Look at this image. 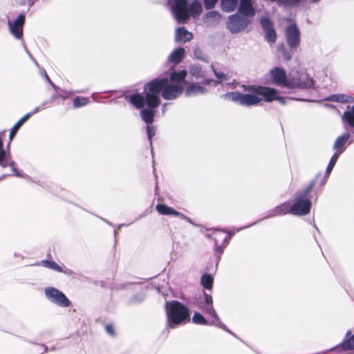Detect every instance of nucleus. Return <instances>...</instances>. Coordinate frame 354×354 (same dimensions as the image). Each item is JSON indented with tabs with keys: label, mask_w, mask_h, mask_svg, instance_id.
<instances>
[{
	"label": "nucleus",
	"mask_w": 354,
	"mask_h": 354,
	"mask_svg": "<svg viewBox=\"0 0 354 354\" xmlns=\"http://www.w3.org/2000/svg\"><path fill=\"white\" fill-rule=\"evenodd\" d=\"M156 107H149L142 109L140 111V116L142 120L147 124H151L153 122V118L156 113L154 110Z\"/></svg>",
	"instance_id": "obj_23"
},
{
	"label": "nucleus",
	"mask_w": 354,
	"mask_h": 354,
	"mask_svg": "<svg viewBox=\"0 0 354 354\" xmlns=\"http://www.w3.org/2000/svg\"><path fill=\"white\" fill-rule=\"evenodd\" d=\"M212 68H214L213 66H212ZM214 73L215 76L218 78V81L216 82L217 84H220L224 81H226L229 79V75L227 74H225L221 72H218L216 70L213 69Z\"/></svg>",
	"instance_id": "obj_38"
},
{
	"label": "nucleus",
	"mask_w": 354,
	"mask_h": 354,
	"mask_svg": "<svg viewBox=\"0 0 354 354\" xmlns=\"http://www.w3.org/2000/svg\"><path fill=\"white\" fill-rule=\"evenodd\" d=\"M353 133L354 134V131H353Z\"/></svg>",
	"instance_id": "obj_58"
},
{
	"label": "nucleus",
	"mask_w": 354,
	"mask_h": 354,
	"mask_svg": "<svg viewBox=\"0 0 354 354\" xmlns=\"http://www.w3.org/2000/svg\"><path fill=\"white\" fill-rule=\"evenodd\" d=\"M312 188L313 185L309 186L296 196L291 206V214L303 216L310 212L311 201L308 194Z\"/></svg>",
	"instance_id": "obj_4"
},
{
	"label": "nucleus",
	"mask_w": 354,
	"mask_h": 354,
	"mask_svg": "<svg viewBox=\"0 0 354 354\" xmlns=\"http://www.w3.org/2000/svg\"><path fill=\"white\" fill-rule=\"evenodd\" d=\"M30 114H26L24 115L11 129L9 134V139L10 140H12L19 130V129L21 127V126L29 118Z\"/></svg>",
	"instance_id": "obj_30"
},
{
	"label": "nucleus",
	"mask_w": 354,
	"mask_h": 354,
	"mask_svg": "<svg viewBox=\"0 0 354 354\" xmlns=\"http://www.w3.org/2000/svg\"><path fill=\"white\" fill-rule=\"evenodd\" d=\"M169 3L171 6L172 13L178 23L185 22L189 18L186 0H174Z\"/></svg>",
	"instance_id": "obj_7"
},
{
	"label": "nucleus",
	"mask_w": 354,
	"mask_h": 354,
	"mask_svg": "<svg viewBox=\"0 0 354 354\" xmlns=\"http://www.w3.org/2000/svg\"><path fill=\"white\" fill-rule=\"evenodd\" d=\"M237 13L247 16L249 19L254 16L255 10L250 0H241Z\"/></svg>",
	"instance_id": "obj_17"
},
{
	"label": "nucleus",
	"mask_w": 354,
	"mask_h": 354,
	"mask_svg": "<svg viewBox=\"0 0 354 354\" xmlns=\"http://www.w3.org/2000/svg\"><path fill=\"white\" fill-rule=\"evenodd\" d=\"M218 0H204V6L206 10L214 8Z\"/></svg>",
	"instance_id": "obj_40"
},
{
	"label": "nucleus",
	"mask_w": 354,
	"mask_h": 354,
	"mask_svg": "<svg viewBox=\"0 0 354 354\" xmlns=\"http://www.w3.org/2000/svg\"><path fill=\"white\" fill-rule=\"evenodd\" d=\"M44 77L46 78V80L48 81V82L49 84H50L52 85V86L55 88V89H57V87L51 82V80H50V78L48 77V75L46 74V72H44Z\"/></svg>",
	"instance_id": "obj_47"
},
{
	"label": "nucleus",
	"mask_w": 354,
	"mask_h": 354,
	"mask_svg": "<svg viewBox=\"0 0 354 354\" xmlns=\"http://www.w3.org/2000/svg\"><path fill=\"white\" fill-rule=\"evenodd\" d=\"M243 91L247 93H241L239 91H232L221 95L225 100L232 101L244 106L257 105L263 97L268 102L277 100L281 104H286L283 97L279 96L276 89L261 86L243 85Z\"/></svg>",
	"instance_id": "obj_2"
},
{
	"label": "nucleus",
	"mask_w": 354,
	"mask_h": 354,
	"mask_svg": "<svg viewBox=\"0 0 354 354\" xmlns=\"http://www.w3.org/2000/svg\"><path fill=\"white\" fill-rule=\"evenodd\" d=\"M201 283L205 288L210 290L212 288L213 278L210 274H204L201 277Z\"/></svg>",
	"instance_id": "obj_34"
},
{
	"label": "nucleus",
	"mask_w": 354,
	"mask_h": 354,
	"mask_svg": "<svg viewBox=\"0 0 354 354\" xmlns=\"http://www.w3.org/2000/svg\"><path fill=\"white\" fill-rule=\"evenodd\" d=\"M270 76L275 84L288 88L289 75H286V72L283 68L275 67L271 69L270 71Z\"/></svg>",
	"instance_id": "obj_9"
},
{
	"label": "nucleus",
	"mask_w": 354,
	"mask_h": 354,
	"mask_svg": "<svg viewBox=\"0 0 354 354\" xmlns=\"http://www.w3.org/2000/svg\"><path fill=\"white\" fill-rule=\"evenodd\" d=\"M41 265L47 268L59 272H64L66 274L68 273V270H64L63 268H62L56 262L53 261H48V260L42 261Z\"/></svg>",
	"instance_id": "obj_29"
},
{
	"label": "nucleus",
	"mask_w": 354,
	"mask_h": 354,
	"mask_svg": "<svg viewBox=\"0 0 354 354\" xmlns=\"http://www.w3.org/2000/svg\"><path fill=\"white\" fill-rule=\"evenodd\" d=\"M215 243H216V245H217V243H218V239H217V237L215 239Z\"/></svg>",
	"instance_id": "obj_54"
},
{
	"label": "nucleus",
	"mask_w": 354,
	"mask_h": 354,
	"mask_svg": "<svg viewBox=\"0 0 354 354\" xmlns=\"http://www.w3.org/2000/svg\"><path fill=\"white\" fill-rule=\"evenodd\" d=\"M0 165L2 167H10L16 176L22 177V175L15 168V163L9 158L8 153L3 147V141L0 138Z\"/></svg>",
	"instance_id": "obj_12"
},
{
	"label": "nucleus",
	"mask_w": 354,
	"mask_h": 354,
	"mask_svg": "<svg viewBox=\"0 0 354 354\" xmlns=\"http://www.w3.org/2000/svg\"><path fill=\"white\" fill-rule=\"evenodd\" d=\"M286 39L290 48L297 46L300 41V32L295 24H291L286 28Z\"/></svg>",
	"instance_id": "obj_11"
},
{
	"label": "nucleus",
	"mask_w": 354,
	"mask_h": 354,
	"mask_svg": "<svg viewBox=\"0 0 354 354\" xmlns=\"http://www.w3.org/2000/svg\"><path fill=\"white\" fill-rule=\"evenodd\" d=\"M166 106H167V104L165 103L162 106V112H165V109H166Z\"/></svg>",
	"instance_id": "obj_50"
},
{
	"label": "nucleus",
	"mask_w": 354,
	"mask_h": 354,
	"mask_svg": "<svg viewBox=\"0 0 354 354\" xmlns=\"http://www.w3.org/2000/svg\"><path fill=\"white\" fill-rule=\"evenodd\" d=\"M185 54V50L183 48H178L171 52L167 61L170 63L178 64L183 59Z\"/></svg>",
	"instance_id": "obj_22"
},
{
	"label": "nucleus",
	"mask_w": 354,
	"mask_h": 354,
	"mask_svg": "<svg viewBox=\"0 0 354 354\" xmlns=\"http://www.w3.org/2000/svg\"><path fill=\"white\" fill-rule=\"evenodd\" d=\"M156 210L161 215H174L187 221L191 223V219L185 214L175 210L174 209L166 205L165 204L159 203L156 205Z\"/></svg>",
	"instance_id": "obj_14"
},
{
	"label": "nucleus",
	"mask_w": 354,
	"mask_h": 354,
	"mask_svg": "<svg viewBox=\"0 0 354 354\" xmlns=\"http://www.w3.org/2000/svg\"><path fill=\"white\" fill-rule=\"evenodd\" d=\"M342 153V150H340L339 151H336L333 156L330 158V160L328 165V167L326 170V176H328L331 171L333 170L339 155Z\"/></svg>",
	"instance_id": "obj_33"
},
{
	"label": "nucleus",
	"mask_w": 354,
	"mask_h": 354,
	"mask_svg": "<svg viewBox=\"0 0 354 354\" xmlns=\"http://www.w3.org/2000/svg\"><path fill=\"white\" fill-rule=\"evenodd\" d=\"M25 22V16L21 14L14 21H8V28L10 33L17 39L23 36V26Z\"/></svg>",
	"instance_id": "obj_10"
},
{
	"label": "nucleus",
	"mask_w": 354,
	"mask_h": 354,
	"mask_svg": "<svg viewBox=\"0 0 354 354\" xmlns=\"http://www.w3.org/2000/svg\"><path fill=\"white\" fill-rule=\"evenodd\" d=\"M165 308L168 328H174L189 318L188 308L179 301L166 302Z\"/></svg>",
	"instance_id": "obj_3"
},
{
	"label": "nucleus",
	"mask_w": 354,
	"mask_h": 354,
	"mask_svg": "<svg viewBox=\"0 0 354 354\" xmlns=\"http://www.w3.org/2000/svg\"><path fill=\"white\" fill-rule=\"evenodd\" d=\"M332 350L354 352V334H352L351 331L348 330L346 333L342 342Z\"/></svg>",
	"instance_id": "obj_13"
},
{
	"label": "nucleus",
	"mask_w": 354,
	"mask_h": 354,
	"mask_svg": "<svg viewBox=\"0 0 354 354\" xmlns=\"http://www.w3.org/2000/svg\"><path fill=\"white\" fill-rule=\"evenodd\" d=\"M207 93V89L198 84H192L185 91L187 97H194L198 95H203Z\"/></svg>",
	"instance_id": "obj_19"
},
{
	"label": "nucleus",
	"mask_w": 354,
	"mask_h": 354,
	"mask_svg": "<svg viewBox=\"0 0 354 354\" xmlns=\"http://www.w3.org/2000/svg\"><path fill=\"white\" fill-rule=\"evenodd\" d=\"M343 122H346L349 127L354 128V105L348 106L342 116Z\"/></svg>",
	"instance_id": "obj_24"
},
{
	"label": "nucleus",
	"mask_w": 354,
	"mask_h": 354,
	"mask_svg": "<svg viewBox=\"0 0 354 354\" xmlns=\"http://www.w3.org/2000/svg\"><path fill=\"white\" fill-rule=\"evenodd\" d=\"M204 297L206 305L212 304L213 300L211 295L208 294H205Z\"/></svg>",
	"instance_id": "obj_46"
},
{
	"label": "nucleus",
	"mask_w": 354,
	"mask_h": 354,
	"mask_svg": "<svg viewBox=\"0 0 354 354\" xmlns=\"http://www.w3.org/2000/svg\"><path fill=\"white\" fill-rule=\"evenodd\" d=\"M106 332L110 335L113 336L115 335L113 326L111 324H108L105 327Z\"/></svg>",
	"instance_id": "obj_44"
},
{
	"label": "nucleus",
	"mask_w": 354,
	"mask_h": 354,
	"mask_svg": "<svg viewBox=\"0 0 354 354\" xmlns=\"http://www.w3.org/2000/svg\"><path fill=\"white\" fill-rule=\"evenodd\" d=\"M156 210L161 215H174L187 221L191 223V219L185 214L175 210L174 209L166 205L165 204L159 203L156 205Z\"/></svg>",
	"instance_id": "obj_15"
},
{
	"label": "nucleus",
	"mask_w": 354,
	"mask_h": 354,
	"mask_svg": "<svg viewBox=\"0 0 354 354\" xmlns=\"http://www.w3.org/2000/svg\"><path fill=\"white\" fill-rule=\"evenodd\" d=\"M216 250L218 251L219 252H223V250L220 247H216Z\"/></svg>",
	"instance_id": "obj_52"
},
{
	"label": "nucleus",
	"mask_w": 354,
	"mask_h": 354,
	"mask_svg": "<svg viewBox=\"0 0 354 354\" xmlns=\"http://www.w3.org/2000/svg\"><path fill=\"white\" fill-rule=\"evenodd\" d=\"M189 71L191 75L196 79L203 78L205 75L201 67L197 64L192 66L189 68Z\"/></svg>",
	"instance_id": "obj_32"
},
{
	"label": "nucleus",
	"mask_w": 354,
	"mask_h": 354,
	"mask_svg": "<svg viewBox=\"0 0 354 354\" xmlns=\"http://www.w3.org/2000/svg\"><path fill=\"white\" fill-rule=\"evenodd\" d=\"M327 100L337 102H349L353 101L351 97L345 94H335L330 95L327 98Z\"/></svg>",
	"instance_id": "obj_31"
},
{
	"label": "nucleus",
	"mask_w": 354,
	"mask_h": 354,
	"mask_svg": "<svg viewBox=\"0 0 354 354\" xmlns=\"http://www.w3.org/2000/svg\"><path fill=\"white\" fill-rule=\"evenodd\" d=\"M314 85L313 79L304 71H296L289 74L288 88L308 89L313 88Z\"/></svg>",
	"instance_id": "obj_5"
},
{
	"label": "nucleus",
	"mask_w": 354,
	"mask_h": 354,
	"mask_svg": "<svg viewBox=\"0 0 354 354\" xmlns=\"http://www.w3.org/2000/svg\"><path fill=\"white\" fill-rule=\"evenodd\" d=\"M221 18V15L218 12L212 10L205 15L203 22L207 26H215L219 23Z\"/></svg>",
	"instance_id": "obj_20"
},
{
	"label": "nucleus",
	"mask_w": 354,
	"mask_h": 354,
	"mask_svg": "<svg viewBox=\"0 0 354 354\" xmlns=\"http://www.w3.org/2000/svg\"><path fill=\"white\" fill-rule=\"evenodd\" d=\"M261 24L263 31L273 28L270 19L268 17H262L261 19Z\"/></svg>",
	"instance_id": "obj_39"
},
{
	"label": "nucleus",
	"mask_w": 354,
	"mask_h": 354,
	"mask_svg": "<svg viewBox=\"0 0 354 354\" xmlns=\"http://www.w3.org/2000/svg\"><path fill=\"white\" fill-rule=\"evenodd\" d=\"M264 32H265L266 39L268 42H270L271 44H273L275 42V41L277 39V34L273 28L266 30H264Z\"/></svg>",
	"instance_id": "obj_35"
},
{
	"label": "nucleus",
	"mask_w": 354,
	"mask_h": 354,
	"mask_svg": "<svg viewBox=\"0 0 354 354\" xmlns=\"http://www.w3.org/2000/svg\"><path fill=\"white\" fill-rule=\"evenodd\" d=\"M75 92L71 91H64L62 93L59 94V96L63 99L68 97V96L73 95Z\"/></svg>",
	"instance_id": "obj_45"
},
{
	"label": "nucleus",
	"mask_w": 354,
	"mask_h": 354,
	"mask_svg": "<svg viewBox=\"0 0 354 354\" xmlns=\"http://www.w3.org/2000/svg\"><path fill=\"white\" fill-rule=\"evenodd\" d=\"M250 22V19L247 16L235 13L227 17L226 27L231 33L236 34L244 30Z\"/></svg>",
	"instance_id": "obj_6"
},
{
	"label": "nucleus",
	"mask_w": 354,
	"mask_h": 354,
	"mask_svg": "<svg viewBox=\"0 0 354 354\" xmlns=\"http://www.w3.org/2000/svg\"><path fill=\"white\" fill-rule=\"evenodd\" d=\"M245 228H248V226L243 227V229H245Z\"/></svg>",
	"instance_id": "obj_57"
},
{
	"label": "nucleus",
	"mask_w": 354,
	"mask_h": 354,
	"mask_svg": "<svg viewBox=\"0 0 354 354\" xmlns=\"http://www.w3.org/2000/svg\"><path fill=\"white\" fill-rule=\"evenodd\" d=\"M349 137H350V133L348 132L337 137V138L335 141V143L333 145L334 149H336L337 151H339L340 150H342V151H343L344 149H341V148L344 147V145H345L346 142L348 140Z\"/></svg>",
	"instance_id": "obj_28"
},
{
	"label": "nucleus",
	"mask_w": 354,
	"mask_h": 354,
	"mask_svg": "<svg viewBox=\"0 0 354 354\" xmlns=\"http://www.w3.org/2000/svg\"><path fill=\"white\" fill-rule=\"evenodd\" d=\"M238 6V0H221V6L223 11L231 12L235 10Z\"/></svg>",
	"instance_id": "obj_27"
},
{
	"label": "nucleus",
	"mask_w": 354,
	"mask_h": 354,
	"mask_svg": "<svg viewBox=\"0 0 354 354\" xmlns=\"http://www.w3.org/2000/svg\"><path fill=\"white\" fill-rule=\"evenodd\" d=\"M227 233H228L229 236H225V237L224 238V239H223V241H224V242H227V241H228V240H229V239H230L231 236H232L234 234V233H235V232L233 231V232H227Z\"/></svg>",
	"instance_id": "obj_48"
},
{
	"label": "nucleus",
	"mask_w": 354,
	"mask_h": 354,
	"mask_svg": "<svg viewBox=\"0 0 354 354\" xmlns=\"http://www.w3.org/2000/svg\"><path fill=\"white\" fill-rule=\"evenodd\" d=\"M194 55L195 57L198 59H204V55L203 54V52L198 47H196V48H194Z\"/></svg>",
	"instance_id": "obj_43"
},
{
	"label": "nucleus",
	"mask_w": 354,
	"mask_h": 354,
	"mask_svg": "<svg viewBox=\"0 0 354 354\" xmlns=\"http://www.w3.org/2000/svg\"><path fill=\"white\" fill-rule=\"evenodd\" d=\"M291 206L292 205L288 202L283 203L272 209L267 217L284 215L288 213L291 214Z\"/></svg>",
	"instance_id": "obj_18"
},
{
	"label": "nucleus",
	"mask_w": 354,
	"mask_h": 354,
	"mask_svg": "<svg viewBox=\"0 0 354 354\" xmlns=\"http://www.w3.org/2000/svg\"><path fill=\"white\" fill-rule=\"evenodd\" d=\"M46 104H47L46 102H44L40 106L35 107L31 112L28 113L27 114H30L29 115V118L31 115H32L38 113L39 111L44 109H45V106L46 105Z\"/></svg>",
	"instance_id": "obj_42"
},
{
	"label": "nucleus",
	"mask_w": 354,
	"mask_h": 354,
	"mask_svg": "<svg viewBox=\"0 0 354 354\" xmlns=\"http://www.w3.org/2000/svg\"><path fill=\"white\" fill-rule=\"evenodd\" d=\"M192 322L196 324L207 325L209 323L205 318L199 313H195L192 317Z\"/></svg>",
	"instance_id": "obj_36"
},
{
	"label": "nucleus",
	"mask_w": 354,
	"mask_h": 354,
	"mask_svg": "<svg viewBox=\"0 0 354 354\" xmlns=\"http://www.w3.org/2000/svg\"><path fill=\"white\" fill-rule=\"evenodd\" d=\"M242 228H239V229H237L236 230V232H239V230H241Z\"/></svg>",
	"instance_id": "obj_55"
},
{
	"label": "nucleus",
	"mask_w": 354,
	"mask_h": 354,
	"mask_svg": "<svg viewBox=\"0 0 354 354\" xmlns=\"http://www.w3.org/2000/svg\"><path fill=\"white\" fill-rule=\"evenodd\" d=\"M26 52H27V53L28 54L29 57H30L32 59H33V58H32V55H30V53L27 50H26Z\"/></svg>",
	"instance_id": "obj_53"
},
{
	"label": "nucleus",
	"mask_w": 354,
	"mask_h": 354,
	"mask_svg": "<svg viewBox=\"0 0 354 354\" xmlns=\"http://www.w3.org/2000/svg\"><path fill=\"white\" fill-rule=\"evenodd\" d=\"M203 310L209 315L212 319L209 322V324L214 325L216 327L223 328L227 331H228V329L226 328V326L221 322L220 320L218 315L216 314L212 304L206 305L203 307Z\"/></svg>",
	"instance_id": "obj_16"
},
{
	"label": "nucleus",
	"mask_w": 354,
	"mask_h": 354,
	"mask_svg": "<svg viewBox=\"0 0 354 354\" xmlns=\"http://www.w3.org/2000/svg\"><path fill=\"white\" fill-rule=\"evenodd\" d=\"M89 102L88 98L84 97H77L73 100V106L78 108L87 104Z\"/></svg>",
	"instance_id": "obj_37"
},
{
	"label": "nucleus",
	"mask_w": 354,
	"mask_h": 354,
	"mask_svg": "<svg viewBox=\"0 0 354 354\" xmlns=\"http://www.w3.org/2000/svg\"><path fill=\"white\" fill-rule=\"evenodd\" d=\"M245 228H248V226L243 227V229H245Z\"/></svg>",
	"instance_id": "obj_56"
},
{
	"label": "nucleus",
	"mask_w": 354,
	"mask_h": 354,
	"mask_svg": "<svg viewBox=\"0 0 354 354\" xmlns=\"http://www.w3.org/2000/svg\"><path fill=\"white\" fill-rule=\"evenodd\" d=\"M210 82H211L210 80H204V84H209L210 83Z\"/></svg>",
	"instance_id": "obj_51"
},
{
	"label": "nucleus",
	"mask_w": 354,
	"mask_h": 354,
	"mask_svg": "<svg viewBox=\"0 0 354 354\" xmlns=\"http://www.w3.org/2000/svg\"><path fill=\"white\" fill-rule=\"evenodd\" d=\"M182 84L169 82L167 77L155 79L145 86V96L141 93H135L129 98V102L137 109H142L145 104L149 107H158L160 103L159 94L166 100H172L178 97L183 92Z\"/></svg>",
	"instance_id": "obj_1"
},
{
	"label": "nucleus",
	"mask_w": 354,
	"mask_h": 354,
	"mask_svg": "<svg viewBox=\"0 0 354 354\" xmlns=\"http://www.w3.org/2000/svg\"><path fill=\"white\" fill-rule=\"evenodd\" d=\"M187 75V72L185 70H183L178 72L173 71L170 73V83L181 84V82L185 80Z\"/></svg>",
	"instance_id": "obj_26"
},
{
	"label": "nucleus",
	"mask_w": 354,
	"mask_h": 354,
	"mask_svg": "<svg viewBox=\"0 0 354 354\" xmlns=\"http://www.w3.org/2000/svg\"><path fill=\"white\" fill-rule=\"evenodd\" d=\"M46 297L52 303L61 306L68 307L71 303L65 295L58 289L53 287H46L44 289Z\"/></svg>",
	"instance_id": "obj_8"
},
{
	"label": "nucleus",
	"mask_w": 354,
	"mask_h": 354,
	"mask_svg": "<svg viewBox=\"0 0 354 354\" xmlns=\"http://www.w3.org/2000/svg\"><path fill=\"white\" fill-rule=\"evenodd\" d=\"M283 57H284V59L288 61L291 59V55L289 53H286V52L283 53Z\"/></svg>",
	"instance_id": "obj_49"
},
{
	"label": "nucleus",
	"mask_w": 354,
	"mask_h": 354,
	"mask_svg": "<svg viewBox=\"0 0 354 354\" xmlns=\"http://www.w3.org/2000/svg\"><path fill=\"white\" fill-rule=\"evenodd\" d=\"M147 133L148 139L150 140V142L151 143V140L153 136L156 133V129H155L154 127L147 126Z\"/></svg>",
	"instance_id": "obj_41"
},
{
	"label": "nucleus",
	"mask_w": 354,
	"mask_h": 354,
	"mask_svg": "<svg viewBox=\"0 0 354 354\" xmlns=\"http://www.w3.org/2000/svg\"><path fill=\"white\" fill-rule=\"evenodd\" d=\"M192 37V34L183 27L178 28L176 30L175 41L177 43L189 41Z\"/></svg>",
	"instance_id": "obj_21"
},
{
	"label": "nucleus",
	"mask_w": 354,
	"mask_h": 354,
	"mask_svg": "<svg viewBox=\"0 0 354 354\" xmlns=\"http://www.w3.org/2000/svg\"><path fill=\"white\" fill-rule=\"evenodd\" d=\"M202 5L200 1L194 0L191 4L188 6V13L189 17L192 16L193 17H198L202 12Z\"/></svg>",
	"instance_id": "obj_25"
}]
</instances>
